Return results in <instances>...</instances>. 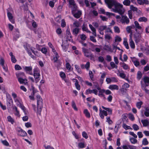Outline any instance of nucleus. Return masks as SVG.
Segmentation results:
<instances>
[{"instance_id": "37998d69", "label": "nucleus", "mask_w": 149, "mask_h": 149, "mask_svg": "<svg viewBox=\"0 0 149 149\" xmlns=\"http://www.w3.org/2000/svg\"><path fill=\"white\" fill-rule=\"evenodd\" d=\"M110 65L112 68H115L117 69L118 68V66L116 65L113 62H111Z\"/></svg>"}, {"instance_id": "6e6552de", "label": "nucleus", "mask_w": 149, "mask_h": 149, "mask_svg": "<svg viewBox=\"0 0 149 149\" xmlns=\"http://www.w3.org/2000/svg\"><path fill=\"white\" fill-rule=\"evenodd\" d=\"M19 134L21 136L24 137L26 136L27 133L21 128H19V130H18Z\"/></svg>"}, {"instance_id": "69168bd1", "label": "nucleus", "mask_w": 149, "mask_h": 149, "mask_svg": "<svg viewBox=\"0 0 149 149\" xmlns=\"http://www.w3.org/2000/svg\"><path fill=\"white\" fill-rule=\"evenodd\" d=\"M56 33L58 35L61 34L62 33V30L61 28H58L56 31Z\"/></svg>"}, {"instance_id": "f8f14e48", "label": "nucleus", "mask_w": 149, "mask_h": 149, "mask_svg": "<svg viewBox=\"0 0 149 149\" xmlns=\"http://www.w3.org/2000/svg\"><path fill=\"white\" fill-rule=\"evenodd\" d=\"M123 149H135L136 147L134 146L127 145H123L122 146Z\"/></svg>"}, {"instance_id": "c9c22d12", "label": "nucleus", "mask_w": 149, "mask_h": 149, "mask_svg": "<svg viewBox=\"0 0 149 149\" xmlns=\"http://www.w3.org/2000/svg\"><path fill=\"white\" fill-rule=\"evenodd\" d=\"M82 30L83 31H87L88 29L87 28V25L86 24H85L84 23L82 26Z\"/></svg>"}, {"instance_id": "b1692460", "label": "nucleus", "mask_w": 149, "mask_h": 149, "mask_svg": "<svg viewBox=\"0 0 149 149\" xmlns=\"http://www.w3.org/2000/svg\"><path fill=\"white\" fill-rule=\"evenodd\" d=\"M7 119L8 122L11 123L12 124H13L14 122V120L10 116L7 117Z\"/></svg>"}, {"instance_id": "ea45409f", "label": "nucleus", "mask_w": 149, "mask_h": 149, "mask_svg": "<svg viewBox=\"0 0 149 149\" xmlns=\"http://www.w3.org/2000/svg\"><path fill=\"white\" fill-rule=\"evenodd\" d=\"M130 141L132 144H135L137 142V140L135 138H131L130 139Z\"/></svg>"}, {"instance_id": "4be33fe9", "label": "nucleus", "mask_w": 149, "mask_h": 149, "mask_svg": "<svg viewBox=\"0 0 149 149\" xmlns=\"http://www.w3.org/2000/svg\"><path fill=\"white\" fill-rule=\"evenodd\" d=\"M123 4L126 6H129L130 4V0H125L123 2Z\"/></svg>"}, {"instance_id": "39448f33", "label": "nucleus", "mask_w": 149, "mask_h": 149, "mask_svg": "<svg viewBox=\"0 0 149 149\" xmlns=\"http://www.w3.org/2000/svg\"><path fill=\"white\" fill-rule=\"evenodd\" d=\"M121 15V22L123 24L126 23L128 24L130 22V20L125 15Z\"/></svg>"}, {"instance_id": "864d4df0", "label": "nucleus", "mask_w": 149, "mask_h": 149, "mask_svg": "<svg viewBox=\"0 0 149 149\" xmlns=\"http://www.w3.org/2000/svg\"><path fill=\"white\" fill-rule=\"evenodd\" d=\"M77 6L75 5H74V6H73V7L72 8V13H73V12H77Z\"/></svg>"}, {"instance_id": "9b49d317", "label": "nucleus", "mask_w": 149, "mask_h": 149, "mask_svg": "<svg viewBox=\"0 0 149 149\" xmlns=\"http://www.w3.org/2000/svg\"><path fill=\"white\" fill-rule=\"evenodd\" d=\"M10 102L12 103H13V100L11 97L9 98H7V99L6 104L8 107L10 108L11 106Z\"/></svg>"}, {"instance_id": "5701e85b", "label": "nucleus", "mask_w": 149, "mask_h": 149, "mask_svg": "<svg viewBox=\"0 0 149 149\" xmlns=\"http://www.w3.org/2000/svg\"><path fill=\"white\" fill-rule=\"evenodd\" d=\"M115 0H104V2L108 6L109 5H110L112 3V2L115 1Z\"/></svg>"}, {"instance_id": "338daca9", "label": "nucleus", "mask_w": 149, "mask_h": 149, "mask_svg": "<svg viewBox=\"0 0 149 149\" xmlns=\"http://www.w3.org/2000/svg\"><path fill=\"white\" fill-rule=\"evenodd\" d=\"M41 51L42 53L44 54H46L47 52V49L45 47L42 48Z\"/></svg>"}, {"instance_id": "a878e982", "label": "nucleus", "mask_w": 149, "mask_h": 149, "mask_svg": "<svg viewBox=\"0 0 149 149\" xmlns=\"http://www.w3.org/2000/svg\"><path fill=\"white\" fill-rule=\"evenodd\" d=\"M145 116L146 117L149 116V108L147 107L145 109V111L144 113Z\"/></svg>"}, {"instance_id": "e2e57ef3", "label": "nucleus", "mask_w": 149, "mask_h": 149, "mask_svg": "<svg viewBox=\"0 0 149 149\" xmlns=\"http://www.w3.org/2000/svg\"><path fill=\"white\" fill-rule=\"evenodd\" d=\"M123 65L122 67L125 70H127L128 68V66L124 63H123Z\"/></svg>"}, {"instance_id": "7ed1b4c3", "label": "nucleus", "mask_w": 149, "mask_h": 149, "mask_svg": "<svg viewBox=\"0 0 149 149\" xmlns=\"http://www.w3.org/2000/svg\"><path fill=\"white\" fill-rule=\"evenodd\" d=\"M33 76L35 78L36 83H37L40 80V74L39 73V71L37 68H34L33 70Z\"/></svg>"}, {"instance_id": "423d86ee", "label": "nucleus", "mask_w": 149, "mask_h": 149, "mask_svg": "<svg viewBox=\"0 0 149 149\" xmlns=\"http://www.w3.org/2000/svg\"><path fill=\"white\" fill-rule=\"evenodd\" d=\"M82 51L84 53V56L86 57H89L90 55L91 54V53L89 52H88V49L85 48L84 47L82 48Z\"/></svg>"}, {"instance_id": "2eb2a0df", "label": "nucleus", "mask_w": 149, "mask_h": 149, "mask_svg": "<svg viewBox=\"0 0 149 149\" xmlns=\"http://www.w3.org/2000/svg\"><path fill=\"white\" fill-rule=\"evenodd\" d=\"M141 122L143 124V126L144 127H146L149 125V122L148 120L147 119L142 120Z\"/></svg>"}, {"instance_id": "49530a36", "label": "nucleus", "mask_w": 149, "mask_h": 149, "mask_svg": "<svg viewBox=\"0 0 149 149\" xmlns=\"http://www.w3.org/2000/svg\"><path fill=\"white\" fill-rule=\"evenodd\" d=\"M17 106L20 107L24 112L25 111V107L22 104L19 103V104H17Z\"/></svg>"}, {"instance_id": "c03bdc74", "label": "nucleus", "mask_w": 149, "mask_h": 149, "mask_svg": "<svg viewBox=\"0 0 149 149\" xmlns=\"http://www.w3.org/2000/svg\"><path fill=\"white\" fill-rule=\"evenodd\" d=\"M107 27L106 26H101L99 29V31H103L104 30L106 29Z\"/></svg>"}, {"instance_id": "20e7f679", "label": "nucleus", "mask_w": 149, "mask_h": 149, "mask_svg": "<svg viewBox=\"0 0 149 149\" xmlns=\"http://www.w3.org/2000/svg\"><path fill=\"white\" fill-rule=\"evenodd\" d=\"M142 32L141 33L136 32L134 35V38L135 39V41L136 43H138L141 40V34Z\"/></svg>"}, {"instance_id": "9d476101", "label": "nucleus", "mask_w": 149, "mask_h": 149, "mask_svg": "<svg viewBox=\"0 0 149 149\" xmlns=\"http://www.w3.org/2000/svg\"><path fill=\"white\" fill-rule=\"evenodd\" d=\"M134 23L135 24V26L136 29H135V31L136 32H137V29L141 30V29L142 31L141 32H142L143 30V29H142V28L141 26L139 25V24L138 22L137 21H135L134 22Z\"/></svg>"}, {"instance_id": "5fc2aeb1", "label": "nucleus", "mask_w": 149, "mask_h": 149, "mask_svg": "<svg viewBox=\"0 0 149 149\" xmlns=\"http://www.w3.org/2000/svg\"><path fill=\"white\" fill-rule=\"evenodd\" d=\"M132 127L134 130L137 131L139 129V126L136 124H134L133 125Z\"/></svg>"}, {"instance_id": "79ce46f5", "label": "nucleus", "mask_w": 149, "mask_h": 149, "mask_svg": "<svg viewBox=\"0 0 149 149\" xmlns=\"http://www.w3.org/2000/svg\"><path fill=\"white\" fill-rule=\"evenodd\" d=\"M75 67L78 72L79 74L81 73V69L80 68L79 66L77 65H75Z\"/></svg>"}, {"instance_id": "13d9d810", "label": "nucleus", "mask_w": 149, "mask_h": 149, "mask_svg": "<svg viewBox=\"0 0 149 149\" xmlns=\"http://www.w3.org/2000/svg\"><path fill=\"white\" fill-rule=\"evenodd\" d=\"M129 118L132 121H133L134 120V116L132 113H130L129 114Z\"/></svg>"}, {"instance_id": "1a4fd4ad", "label": "nucleus", "mask_w": 149, "mask_h": 149, "mask_svg": "<svg viewBox=\"0 0 149 149\" xmlns=\"http://www.w3.org/2000/svg\"><path fill=\"white\" fill-rule=\"evenodd\" d=\"M73 15V16L76 18H79L81 16V12L79 10L78 11L76 12H73V13H72Z\"/></svg>"}, {"instance_id": "4468645a", "label": "nucleus", "mask_w": 149, "mask_h": 149, "mask_svg": "<svg viewBox=\"0 0 149 149\" xmlns=\"http://www.w3.org/2000/svg\"><path fill=\"white\" fill-rule=\"evenodd\" d=\"M127 117V113H124L122 115V118L123 123L128 122V119Z\"/></svg>"}, {"instance_id": "603ef678", "label": "nucleus", "mask_w": 149, "mask_h": 149, "mask_svg": "<svg viewBox=\"0 0 149 149\" xmlns=\"http://www.w3.org/2000/svg\"><path fill=\"white\" fill-rule=\"evenodd\" d=\"M121 40L122 39L121 38L118 36H116L115 37V42L117 41L120 42L121 41Z\"/></svg>"}, {"instance_id": "f03ea898", "label": "nucleus", "mask_w": 149, "mask_h": 149, "mask_svg": "<svg viewBox=\"0 0 149 149\" xmlns=\"http://www.w3.org/2000/svg\"><path fill=\"white\" fill-rule=\"evenodd\" d=\"M37 101V113L40 115H41V113L42 109L43 107V100L40 95L36 96Z\"/></svg>"}, {"instance_id": "4c0bfd02", "label": "nucleus", "mask_w": 149, "mask_h": 149, "mask_svg": "<svg viewBox=\"0 0 149 149\" xmlns=\"http://www.w3.org/2000/svg\"><path fill=\"white\" fill-rule=\"evenodd\" d=\"M143 104V102L140 101L137 102L136 104V107L139 109H140L141 107V105Z\"/></svg>"}, {"instance_id": "412c9836", "label": "nucleus", "mask_w": 149, "mask_h": 149, "mask_svg": "<svg viewBox=\"0 0 149 149\" xmlns=\"http://www.w3.org/2000/svg\"><path fill=\"white\" fill-rule=\"evenodd\" d=\"M84 113L87 117L88 118L90 117V114L89 112L88 111V110L87 109H85L84 110Z\"/></svg>"}, {"instance_id": "58836bf2", "label": "nucleus", "mask_w": 149, "mask_h": 149, "mask_svg": "<svg viewBox=\"0 0 149 149\" xmlns=\"http://www.w3.org/2000/svg\"><path fill=\"white\" fill-rule=\"evenodd\" d=\"M72 107L73 109L75 111H77L78 110L77 108L76 107V104L74 102V101L72 102Z\"/></svg>"}, {"instance_id": "f3484780", "label": "nucleus", "mask_w": 149, "mask_h": 149, "mask_svg": "<svg viewBox=\"0 0 149 149\" xmlns=\"http://www.w3.org/2000/svg\"><path fill=\"white\" fill-rule=\"evenodd\" d=\"M109 88L111 90L116 89L118 90V86L116 85H110Z\"/></svg>"}, {"instance_id": "a19ab883", "label": "nucleus", "mask_w": 149, "mask_h": 149, "mask_svg": "<svg viewBox=\"0 0 149 149\" xmlns=\"http://www.w3.org/2000/svg\"><path fill=\"white\" fill-rule=\"evenodd\" d=\"M143 81L145 83H149V77H145L143 78Z\"/></svg>"}, {"instance_id": "680f3d73", "label": "nucleus", "mask_w": 149, "mask_h": 149, "mask_svg": "<svg viewBox=\"0 0 149 149\" xmlns=\"http://www.w3.org/2000/svg\"><path fill=\"white\" fill-rule=\"evenodd\" d=\"M90 40L93 42H96V40L93 36H90Z\"/></svg>"}, {"instance_id": "6ab92c4d", "label": "nucleus", "mask_w": 149, "mask_h": 149, "mask_svg": "<svg viewBox=\"0 0 149 149\" xmlns=\"http://www.w3.org/2000/svg\"><path fill=\"white\" fill-rule=\"evenodd\" d=\"M66 34L67 35V38H69V37L70 38H72V36L70 31V28H69V27H68L66 31Z\"/></svg>"}, {"instance_id": "72a5a7b5", "label": "nucleus", "mask_w": 149, "mask_h": 149, "mask_svg": "<svg viewBox=\"0 0 149 149\" xmlns=\"http://www.w3.org/2000/svg\"><path fill=\"white\" fill-rule=\"evenodd\" d=\"M78 147L79 148H83L85 147V144L84 143L80 142L78 143Z\"/></svg>"}, {"instance_id": "aec40b11", "label": "nucleus", "mask_w": 149, "mask_h": 149, "mask_svg": "<svg viewBox=\"0 0 149 149\" xmlns=\"http://www.w3.org/2000/svg\"><path fill=\"white\" fill-rule=\"evenodd\" d=\"M141 86L142 89V90H143L145 91L146 93H148V89H147L146 88V87L145 86V84H143L142 83V81L141 83Z\"/></svg>"}, {"instance_id": "f257e3e1", "label": "nucleus", "mask_w": 149, "mask_h": 149, "mask_svg": "<svg viewBox=\"0 0 149 149\" xmlns=\"http://www.w3.org/2000/svg\"><path fill=\"white\" fill-rule=\"evenodd\" d=\"M112 2L111 4L108 6V8L111 9L113 6H114L115 8L113 9V11L115 13H118L121 15H123L124 13V10L123 9V5L117 3L116 1Z\"/></svg>"}, {"instance_id": "052dcab7", "label": "nucleus", "mask_w": 149, "mask_h": 149, "mask_svg": "<svg viewBox=\"0 0 149 149\" xmlns=\"http://www.w3.org/2000/svg\"><path fill=\"white\" fill-rule=\"evenodd\" d=\"M80 38L82 40H85L86 38V36L85 34H82Z\"/></svg>"}, {"instance_id": "c85d7f7f", "label": "nucleus", "mask_w": 149, "mask_h": 149, "mask_svg": "<svg viewBox=\"0 0 149 149\" xmlns=\"http://www.w3.org/2000/svg\"><path fill=\"white\" fill-rule=\"evenodd\" d=\"M73 26L76 28H78L80 26V23L77 21H75L73 23Z\"/></svg>"}, {"instance_id": "a18cd8bd", "label": "nucleus", "mask_w": 149, "mask_h": 149, "mask_svg": "<svg viewBox=\"0 0 149 149\" xmlns=\"http://www.w3.org/2000/svg\"><path fill=\"white\" fill-rule=\"evenodd\" d=\"M123 44L124 46H125L126 48L127 49H128L129 48V46L128 44V42H127L126 40H124L123 41Z\"/></svg>"}, {"instance_id": "bb28decb", "label": "nucleus", "mask_w": 149, "mask_h": 149, "mask_svg": "<svg viewBox=\"0 0 149 149\" xmlns=\"http://www.w3.org/2000/svg\"><path fill=\"white\" fill-rule=\"evenodd\" d=\"M130 45L131 47L133 49H134L135 48V44L134 41L132 40H131V41H130Z\"/></svg>"}, {"instance_id": "8fccbe9b", "label": "nucleus", "mask_w": 149, "mask_h": 149, "mask_svg": "<svg viewBox=\"0 0 149 149\" xmlns=\"http://www.w3.org/2000/svg\"><path fill=\"white\" fill-rule=\"evenodd\" d=\"M130 10H132V11L136 12L137 10V8L136 7H134L132 5H131L130 6Z\"/></svg>"}, {"instance_id": "cd10ccee", "label": "nucleus", "mask_w": 149, "mask_h": 149, "mask_svg": "<svg viewBox=\"0 0 149 149\" xmlns=\"http://www.w3.org/2000/svg\"><path fill=\"white\" fill-rule=\"evenodd\" d=\"M147 19L145 17H140L138 20L139 22H146L147 21Z\"/></svg>"}, {"instance_id": "f704fd0d", "label": "nucleus", "mask_w": 149, "mask_h": 149, "mask_svg": "<svg viewBox=\"0 0 149 149\" xmlns=\"http://www.w3.org/2000/svg\"><path fill=\"white\" fill-rule=\"evenodd\" d=\"M59 57V56L57 53H56V54L55 55V57L53 58V60H54V62L56 63L57 62L58 59Z\"/></svg>"}, {"instance_id": "7c9ffc66", "label": "nucleus", "mask_w": 149, "mask_h": 149, "mask_svg": "<svg viewBox=\"0 0 149 149\" xmlns=\"http://www.w3.org/2000/svg\"><path fill=\"white\" fill-rule=\"evenodd\" d=\"M123 128L126 130L128 129H132V128L130 126H127L124 123L123 124Z\"/></svg>"}, {"instance_id": "a211bd4d", "label": "nucleus", "mask_w": 149, "mask_h": 149, "mask_svg": "<svg viewBox=\"0 0 149 149\" xmlns=\"http://www.w3.org/2000/svg\"><path fill=\"white\" fill-rule=\"evenodd\" d=\"M80 29L78 28H75L72 31V32L76 36L79 33Z\"/></svg>"}, {"instance_id": "bf43d9fd", "label": "nucleus", "mask_w": 149, "mask_h": 149, "mask_svg": "<svg viewBox=\"0 0 149 149\" xmlns=\"http://www.w3.org/2000/svg\"><path fill=\"white\" fill-rule=\"evenodd\" d=\"M15 68L16 70H19L22 69L21 67L18 65H15Z\"/></svg>"}, {"instance_id": "774afa93", "label": "nucleus", "mask_w": 149, "mask_h": 149, "mask_svg": "<svg viewBox=\"0 0 149 149\" xmlns=\"http://www.w3.org/2000/svg\"><path fill=\"white\" fill-rule=\"evenodd\" d=\"M145 50L146 51L145 53L146 55L149 54V46H148L145 49Z\"/></svg>"}, {"instance_id": "09e8293b", "label": "nucleus", "mask_w": 149, "mask_h": 149, "mask_svg": "<svg viewBox=\"0 0 149 149\" xmlns=\"http://www.w3.org/2000/svg\"><path fill=\"white\" fill-rule=\"evenodd\" d=\"M128 15L129 18L130 19H132V10H130L128 11Z\"/></svg>"}, {"instance_id": "3c124183", "label": "nucleus", "mask_w": 149, "mask_h": 149, "mask_svg": "<svg viewBox=\"0 0 149 149\" xmlns=\"http://www.w3.org/2000/svg\"><path fill=\"white\" fill-rule=\"evenodd\" d=\"M82 136L84 138L86 139L88 138V135L86 132H83L82 133Z\"/></svg>"}, {"instance_id": "de8ad7c7", "label": "nucleus", "mask_w": 149, "mask_h": 149, "mask_svg": "<svg viewBox=\"0 0 149 149\" xmlns=\"http://www.w3.org/2000/svg\"><path fill=\"white\" fill-rule=\"evenodd\" d=\"M106 122H107L109 125H111L113 123V121L110 120V117H107Z\"/></svg>"}, {"instance_id": "393cba45", "label": "nucleus", "mask_w": 149, "mask_h": 149, "mask_svg": "<svg viewBox=\"0 0 149 149\" xmlns=\"http://www.w3.org/2000/svg\"><path fill=\"white\" fill-rule=\"evenodd\" d=\"M18 81L21 84H24L26 85L28 83L27 82L24 81V80L23 78H19L18 79Z\"/></svg>"}, {"instance_id": "ddd939ff", "label": "nucleus", "mask_w": 149, "mask_h": 149, "mask_svg": "<svg viewBox=\"0 0 149 149\" xmlns=\"http://www.w3.org/2000/svg\"><path fill=\"white\" fill-rule=\"evenodd\" d=\"M7 16L9 20L13 24L15 22L14 20L13 19V16L12 14L9 12L7 13Z\"/></svg>"}, {"instance_id": "c756f323", "label": "nucleus", "mask_w": 149, "mask_h": 149, "mask_svg": "<svg viewBox=\"0 0 149 149\" xmlns=\"http://www.w3.org/2000/svg\"><path fill=\"white\" fill-rule=\"evenodd\" d=\"M142 76V74L141 72L140 71L138 72L137 73V78L139 80H140Z\"/></svg>"}, {"instance_id": "0eeeda50", "label": "nucleus", "mask_w": 149, "mask_h": 149, "mask_svg": "<svg viewBox=\"0 0 149 149\" xmlns=\"http://www.w3.org/2000/svg\"><path fill=\"white\" fill-rule=\"evenodd\" d=\"M24 70L27 72H29V74H30L33 75V73L32 72V68L31 66H25L24 68Z\"/></svg>"}, {"instance_id": "e433bc0d", "label": "nucleus", "mask_w": 149, "mask_h": 149, "mask_svg": "<svg viewBox=\"0 0 149 149\" xmlns=\"http://www.w3.org/2000/svg\"><path fill=\"white\" fill-rule=\"evenodd\" d=\"M131 58L132 60V61L133 62V63H134V65L136 66L137 67L139 65V61H134L133 59H132L133 58L132 57H131Z\"/></svg>"}, {"instance_id": "6e6d98bb", "label": "nucleus", "mask_w": 149, "mask_h": 149, "mask_svg": "<svg viewBox=\"0 0 149 149\" xmlns=\"http://www.w3.org/2000/svg\"><path fill=\"white\" fill-rule=\"evenodd\" d=\"M114 31L115 32L119 33L120 32V30L119 27L117 26H115L114 28Z\"/></svg>"}, {"instance_id": "dca6fc26", "label": "nucleus", "mask_w": 149, "mask_h": 149, "mask_svg": "<svg viewBox=\"0 0 149 149\" xmlns=\"http://www.w3.org/2000/svg\"><path fill=\"white\" fill-rule=\"evenodd\" d=\"M17 77L19 78H22L25 76V74L23 72H20L16 74Z\"/></svg>"}, {"instance_id": "4d7b16f0", "label": "nucleus", "mask_w": 149, "mask_h": 149, "mask_svg": "<svg viewBox=\"0 0 149 149\" xmlns=\"http://www.w3.org/2000/svg\"><path fill=\"white\" fill-rule=\"evenodd\" d=\"M149 70V65L147 64V65L145 66L144 68L143 71L144 72H147Z\"/></svg>"}, {"instance_id": "473e14b6", "label": "nucleus", "mask_w": 149, "mask_h": 149, "mask_svg": "<svg viewBox=\"0 0 149 149\" xmlns=\"http://www.w3.org/2000/svg\"><path fill=\"white\" fill-rule=\"evenodd\" d=\"M148 142L147 140V139L146 138H144L143 139L142 141V144L144 145H146L148 144Z\"/></svg>"}, {"instance_id": "0e129e2a", "label": "nucleus", "mask_w": 149, "mask_h": 149, "mask_svg": "<svg viewBox=\"0 0 149 149\" xmlns=\"http://www.w3.org/2000/svg\"><path fill=\"white\" fill-rule=\"evenodd\" d=\"M130 86V85L127 83H125L122 86V88H123L126 89L127 88H129Z\"/></svg>"}, {"instance_id": "2f4dec72", "label": "nucleus", "mask_w": 149, "mask_h": 149, "mask_svg": "<svg viewBox=\"0 0 149 149\" xmlns=\"http://www.w3.org/2000/svg\"><path fill=\"white\" fill-rule=\"evenodd\" d=\"M75 85L76 88L78 90L80 89V86L79 84V82L77 80L75 83Z\"/></svg>"}]
</instances>
